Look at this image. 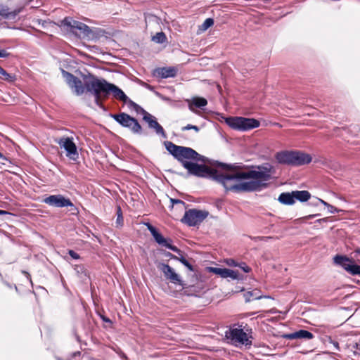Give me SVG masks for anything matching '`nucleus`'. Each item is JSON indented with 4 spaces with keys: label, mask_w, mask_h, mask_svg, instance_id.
Wrapping results in <instances>:
<instances>
[{
    "label": "nucleus",
    "mask_w": 360,
    "mask_h": 360,
    "mask_svg": "<svg viewBox=\"0 0 360 360\" xmlns=\"http://www.w3.org/2000/svg\"><path fill=\"white\" fill-rule=\"evenodd\" d=\"M0 78L7 82H13L15 80V76L8 73L3 68L0 66Z\"/></svg>",
    "instance_id": "a878e982"
},
{
    "label": "nucleus",
    "mask_w": 360,
    "mask_h": 360,
    "mask_svg": "<svg viewBox=\"0 0 360 360\" xmlns=\"http://www.w3.org/2000/svg\"><path fill=\"white\" fill-rule=\"evenodd\" d=\"M334 263L342 266L352 275H360V266L354 264L352 259L344 255H336L333 258Z\"/></svg>",
    "instance_id": "9d476101"
},
{
    "label": "nucleus",
    "mask_w": 360,
    "mask_h": 360,
    "mask_svg": "<svg viewBox=\"0 0 360 360\" xmlns=\"http://www.w3.org/2000/svg\"><path fill=\"white\" fill-rule=\"evenodd\" d=\"M311 161V157L302 151L293 150L292 165L300 166L309 164Z\"/></svg>",
    "instance_id": "dca6fc26"
},
{
    "label": "nucleus",
    "mask_w": 360,
    "mask_h": 360,
    "mask_svg": "<svg viewBox=\"0 0 360 360\" xmlns=\"http://www.w3.org/2000/svg\"><path fill=\"white\" fill-rule=\"evenodd\" d=\"M276 161L280 164L290 165L292 164L293 150H283L278 152L275 155Z\"/></svg>",
    "instance_id": "f3484780"
},
{
    "label": "nucleus",
    "mask_w": 360,
    "mask_h": 360,
    "mask_svg": "<svg viewBox=\"0 0 360 360\" xmlns=\"http://www.w3.org/2000/svg\"><path fill=\"white\" fill-rule=\"evenodd\" d=\"M0 15L6 18H10L11 16L14 17L15 13L9 12L7 7L1 6L0 7Z\"/></svg>",
    "instance_id": "cd10ccee"
},
{
    "label": "nucleus",
    "mask_w": 360,
    "mask_h": 360,
    "mask_svg": "<svg viewBox=\"0 0 360 360\" xmlns=\"http://www.w3.org/2000/svg\"><path fill=\"white\" fill-rule=\"evenodd\" d=\"M117 223L122 225L123 224V217H122V214L120 207L117 208Z\"/></svg>",
    "instance_id": "2f4dec72"
},
{
    "label": "nucleus",
    "mask_w": 360,
    "mask_h": 360,
    "mask_svg": "<svg viewBox=\"0 0 360 360\" xmlns=\"http://www.w3.org/2000/svg\"><path fill=\"white\" fill-rule=\"evenodd\" d=\"M122 358L124 360H128V358H127V356L125 354H122Z\"/></svg>",
    "instance_id": "a19ab883"
},
{
    "label": "nucleus",
    "mask_w": 360,
    "mask_h": 360,
    "mask_svg": "<svg viewBox=\"0 0 360 360\" xmlns=\"http://www.w3.org/2000/svg\"><path fill=\"white\" fill-rule=\"evenodd\" d=\"M46 204L56 207H75L69 198L62 195H52L44 200Z\"/></svg>",
    "instance_id": "f8f14e48"
},
{
    "label": "nucleus",
    "mask_w": 360,
    "mask_h": 360,
    "mask_svg": "<svg viewBox=\"0 0 360 360\" xmlns=\"http://www.w3.org/2000/svg\"><path fill=\"white\" fill-rule=\"evenodd\" d=\"M158 269L163 273L166 279L175 285H179L184 288V283L181 276L170 266L161 263L158 265Z\"/></svg>",
    "instance_id": "9b49d317"
},
{
    "label": "nucleus",
    "mask_w": 360,
    "mask_h": 360,
    "mask_svg": "<svg viewBox=\"0 0 360 360\" xmlns=\"http://www.w3.org/2000/svg\"><path fill=\"white\" fill-rule=\"evenodd\" d=\"M62 75L70 88L76 95L79 96L85 92L86 90V80L84 84L79 78L64 70H62Z\"/></svg>",
    "instance_id": "6e6552de"
},
{
    "label": "nucleus",
    "mask_w": 360,
    "mask_h": 360,
    "mask_svg": "<svg viewBox=\"0 0 360 360\" xmlns=\"http://www.w3.org/2000/svg\"><path fill=\"white\" fill-rule=\"evenodd\" d=\"M110 89V93H112L113 96L120 101H123L124 103H127L129 100L127 95L124 93V91L117 87L116 85L112 84Z\"/></svg>",
    "instance_id": "aec40b11"
},
{
    "label": "nucleus",
    "mask_w": 360,
    "mask_h": 360,
    "mask_svg": "<svg viewBox=\"0 0 360 360\" xmlns=\"http://www.w3.org/2000/svg\"><path fill=\"white\" fill-rule=\"evenodd\" d=\"M111 117L124 127L129 128L134 133H140L141 127L138 121L128 114L122 112L111 115Z\"/></svg>",
    "instance_id": "423d86ee"
},
{
    "label": "nucleus",
    "mask_w": 360,
    "mask_h": 360,
    "mask_svg": "<svg viewBox=\"0 0 360 360\" xmlns=\"http://www.w3.org/2000/svg\"><path fill=\"white\" fill-rule=\"evenodd\" d=\"M293 193L295 200H297L300 202H306L311 198V194L307 191H295Z\"/></svg>",
    "instance_id": "5701e85b"
},
{
    "label": "nucleus",
    "mask_w": 360,
    "mask_h": 360,
    "mask_svg": "<svg viewBox=\"0 0 360 360\" xmlns=\"http://www.w3.org/2000/svg\"><path fill=\"white\" fill-rule=\"evenodd\" d=\"M147 227H148V229L149 230V231L150 232V233L152 234V236H153L155 240L159 245L165 246V247L169 248V250H171L175 252H177V253L181 252L180 250L177 247L170 244L167 241V240L165 239L160 233H158V231L156 230V229L154 226H153L151 224H147Z\"/></svg>",
    "instance_id": "ddd939ff"
},
{
    "label": "nucleus",
    "mask_w": 360,
    "mask_h": 360,
    "mask_svg": "<svg viewBox=\"0 0 360 360\" xmlns=\"http://www.w3.org/2000/svg\"><path fill=\"white\" fill-rule=\"evenodd\" d=\"M167 38L162 32H158L155 36L153 37V41L156 43H164L166 41Z\"/></svg>",
    "instance_id": "bb28decb"
},
{
    "label": "nucleus",
    "mask_w": 360,
    "mask_h": 360,
    "mask_svg": "<svg viewBox=\"0 0 360 360\" xmlns=\"http://www.w3.org/2000/svg\"><path fill=\"white\" fill-rule=\"evenodd\" d=\"M209 271L214 274L220 276L221 278H231L233 280H238L240 278L237 271L231 270L226 268L210 267Z\"/></svg>",
    "instance_id": "2eb2a0df"
},
{
    "label": "nucleus",
    "mask_w": 360,
    "mask_h": 360,
    "mask_svg": "<svg viewBox=\"0 0 360 360\" xmlns=\"http://www.w3.org/2000/svg\"><path fill=\"white\" fill-rule=\"evenodd\" d=\"M68 254L70 255V256L72 258H73L75 259H78L79 258V255L77 252H75L74 250H69Z\"/></svg>",
    "instance_id": "f704fd0d"
},
{
    "label": "nucleus",
    "mask_w": 360,
    "mask_h": 360,
    "mask_svg": "<svg viewBox=\"0 0 360 360\" xmlns=\"http://www.w3.org/2000/svg\"><path fill=\"white\" fill-rule=\"evenodd\" d=\"M9 56V53H8L4 49H0V58H7Z\"/></svg>",
    "instance_id": "e433bc0d"
},
{
    "label": "nucleus",
    "mask_w": 360,
    "mask_h": 360,
    "mask_svg": "<svg viewBox=\"0 0 360 360\" xmlns=\"http://www.w3.org/2000/svg\"><path fill=\"white\" fill-rule=\"evenodd\" d=\"M0 158L7 160V158L1 153H0Z\"/></svg>",
    "instance_id": "ea45409f"
},
{
    "label": "nucleus",
    "mask_w": 360,
    "mask_h": 360,
    "mask_svg": "<svg viewBox=\"0 0 360 360\" xmlns=\"http://www.w3.org/2000/svg\"><path fill=\"white\" fill-rule=\"evenodd\" d=\"M226 264L229 266H238V263L236 262L233 259H228L227 262H226Z\"/></svg>",
    "instance_id": "4c0bfd02"
},
{
    "label": "nucleus",
    "mask_w": 360,
    "mask_h": 360,
    "mask_svg": "<svg viewBox=\"0 0 360 360\" xmlns=\"http://www.w3.org/2000/svg\"><path fill=\"white\" fill-rule=\"evenodd\" d=\"M209 215V212L198 209H189L184 213L181 221L189 226L201 224Z\"/></svg>",
    "instance_id": "7ed1b4c3"
},
{
    "label": "nucleus",
    "mask_w": 360,
    "mask_h": 360,
    "mask_svg": "<svg viewBox=\"0 0 360 360\" xmlns=\"http://www.w3.org/2000/svg\"><path fill=\"white\" fill-rule=\"evenodd\" d=\"M103 320L104 321H105V322H110V319H108V318H105V317H103Z\"/></svg>",
    "instance_id": "79ce46f5"
},
{
    "label": "nucleus",
    "mask_w": 360,
    "mask_h": 360,
    "mask_svg": "<svg viewBox=\"0 0 360 360\" xmlns=\"http://www.w3.org/2000/svg\"><path fill=\"white\" fill-rule=\"evenodd\" d=\"M278 200L281 203L288 205H293L295 202L293 191L291 193H282Z\"/></svg>",
    "instance_id": "4be33fe9"
},
{
    "label": "nucleus",
    "mask_w": 360,
    "mask_h": 360,
    "mask_svg": "<svg viewBox=\"0 0 360 360\" xmlns=\"http://www.w3.org/2000/svg\"><path fill=\"white\" fill-rule=\"evenodd\" d=\"M173 258L175 259H178L185 266H186L189 270H193L192 265L184 257H181L180 258L177 257L176 256H173Z\"/></svg>",
    "instance_id": "c756f323"
},
{
    "label": "nucleus",
    "mask_w": 360,
    "mask_h": 360,
    "mask_svg": "<svg viewBox=\"0 0 360 360\" xmlns=\"http://www.w3.org/2000/svg\"><path fill=\"white\" fill-rule=\"evenodd\" d=\"M352 347L355 349L354 351V353L355 354L360 355V340H358V342H356L353 345Z\"/></svg>",
    "instance_id": "473e14b6"
},
{
    "label": "nucleus",
    "mask_w": 360,
    "mask_h": 360,
    "mask_svg": "<svg viewBox=\"0 0 360 360\" xmlns=\"http://www.w3.org/2000/svg\"><path fill=\"white\" fill-rule=\"evenodd\" d=\"M319 201L323 204L324 206H326V207H328V212L331 214H334V213H336L338 212V210L337 208H335V207H333V205L328 204V202H326V201L321 200V199H319Z\"/></svg>",
    "instance_id": "c85d7f7f"
},
{
    "label": "nucleus",
    "mask_w": 360,
    "mask_h": 360,
    "mask_svg": "<svg viewBox=\"0 0 360 360\" xmlns=\"http://www.w3.org/2000/svg\"><path fill=\"white\" fill-rule=\"evenodd\" d=\"M154 75L161 78L174 77L176 75V70L173 67L160 68L155 70Z\"/></svg>",
    "instance_id": "6ab92c4d"
},
{
    "label": "nucleus",
    "mask_w": 360,
    "mask_h": 360,
    "mask_svg": "<svg viewBox=\"0 0 360 360\" xmlns=\"http://www.w3.org/2000/svg\"><path fill=\"white\" fill-rule=\"evenodd\" d=\"M170 200H171L172 205H174V204H180V205H182L183 206L185 205V202L181 200L171 198Z\"/></svg>",
    "instance_id": "c9c22d12"
},
{
    "label": "nucleus",
    "mask_w": 360,
    "mask_h": 360,
    "mask_svg": "<svg viewBox=\"0 0 360 360\" xmlns=\"http://www.w3.org/2000/svg\"><path fill=\"white\" fill-rule=\"evenodd\" d=\"M238 266H239L240 268H241V269H242L244 272H245V273H248V272H250V270H251V269H250L248 266H247L245 263H242V264H238Z\"/></svg>",
    "instance_id": "72a5a7b5"
},
{
    "label": "nucleus",
    "mask_w": 360,
    "mask_h": 360,
    "mask_svg": "<svg viewBox=\"0 0 360 360\" xmlns=\"http://www.w3.org/2000/svg\"><path fill=\"white\" fill-rule=\"evenodd\" d=\"M130 102L134 105V107L136 108V111H139V109H142L141 107H139L138 105H136V103H133L131 101H130ZM141 111V110H140Z\"/></svg>",
    "instance_id": "58836bf2"
},
{
    "label": "nucleus",
    "mask_w": 360,
    "mask_h": 360,
    "mask_svg": "<svg viewBox=\"0 0 360 360\" xmlns=\"http://www.w3.org/2000/svg\"><path fill=\"white\" fill-rule=\"evenodd\" d=\"M182 131H186V130H190V129H193L195 130L196 132H198L199 131V127L198 126H195V125H192V124H187L186 126L182 127Z\"/></svg>",
    "instance_id": "7c9ffc66"
},
{
    "label": "nucleus",
    "mask_w": 360,
    "mask_h": 360,
    "mask_svg": "<svg viewBox=\"0 0 360 360\" xmlns=\"http://www.w3.org/2000/svg\"><path fill=\"white\" fill-rule=\"evenodd\" d=\"M244 297L247 302H250L253 300H259L262 297V296L259 295V292L256 290L246 292L244 294Z\"/></svg>",
    "instance_id": "b1692460"
},
{
    "label": "nucleus",
    "mask_w": 360,
    "mask_h": 360,
    "mask_svg": "<svg viewBox=\"0 0 360 360\" xmlns=\"http://www.w3.org/2000/svg\"><path fill=\"white\" fill-rule=\"evenodd\" d=\"M207 104V101L204 98H193L189 103V109L193 112L197 113V111L195 110V108H202L205 107Z\"/></svg>",
    "instance_id": "412c9836"
},
{
    "label": "nucleus",
    "mask_w": 360,
    "mask_h": 360,
    "mask_svg": "<svg viewBox=\"0 0 360 360\" xmlns=\"http://www.w3.org/2000/svg\"><path fill=\"white\" fill-rule=\"evenodd\" d=\"M168 152L181 162L189 174L199 177L212 179L220 183L226 191L249 192L260 190L269 181L274 167L269 164L258 166V170L244 172L238 167L215 162L214 163L198 154L193 149L176 146L171 141H165Z\"/></svg>",
    "instance_id": "f257e3e1"
},
{
    "label": "nucleus",
    "mask_w": 360,
    "mask_h": 360,
    "mask_svg": "<svg viewBox=\"0 0 360 360\" xmlns=\"http://www.w3.org/2000/svg\"><path fill=\"white\" fill-rule=\"evenodd\" d=\"M5 213H6L5 211L0 210V214H5Z\"/></svg>",
    "instance_id": "37998d69"
},
{
    "label": "nucleus",
    "mask_w": 360,
    "mask_h": 360,
    "mask_svg": "<svg viewBox=\"0 0 360 360\" xmlns=\"http://www.w3.org/2000/svg\"><path fill=\"white\" fill-rule=\"evenodd\" d=\"M141 110V113L143 114V120L148 123V127L153 129L158 134L162 135L164 138L166 137V134L162 128V127L157 122L155 117L146 112L143 109Z\"/></svg>",
    "instance_id": "4468645a"
},
{
    "label": "nucleus",
    "mask_w": 360,
    "mask_h": 360,
    "mask_svg": "<svg viewBox=\"0 0 360 360\" xmlns=\"http://www.w3.org/2000/svg\"><path fill=\"white\" fill-rule=\"evenodd\" d=\"M55 141L61 148H63L66 151V156L69 159L75 161L79 158L77 146L73 142L72 138L61 137L58 139H56Z\"/></svg>",
    "instance_id": "1a4fd4ad"
},
{
    "label": "nucleus",
    "mask_w": 360,
    "mask_h": 360,
    "mask_svg": "<svg viewBox=\"0 0 360 360\" xmlns=\"http://www.w3.org/2000/svg\"><path fill=\"white\" fill-rule=\"evenodd\" d=\"M284 338L288 340H294V339H305V340H311L314 338V335L307 330H300L296 332L286 334L284 335Z\"/></svg>",
    "instance_id": "a211bd4d"
},
{
    "label": "nucleus",
    "mask_w": 360,
    "mask_h": 360,
    "mask_svg": "<svg viewBox=\"0 0 360 360\" xmlns=\"http://www.w3.org/2000/svg\"><path fill=\"white\" fill-rule=\"evenodd\" d=\"M225 336L235 345L247 346L252 344L248 335L242 328H230L226 331Z\"/></svg>",
    "instance_id": "0eeeda50"
},
{
    "label": "nucleus",
    "mask_w": 360,
    "mask_h": 360,
    "mask_svg": "<svg viewBox=\"0 0 360 360\" xmlns=\"http://www.w3.org/2000/svg\"><path fill=\"white\" fill-rule=\"evenodd\" d=\"M226 122L231 128L241 131L252 129L259 126V122L257 120L242 117L229 118Z\"/></svg>",
    "instance_id": "20e7f679"
},
{
    "label": "nucleus",
    "mask_w": 360,
    "mask_h": 360,
    "mask_svg": "<svg viewBox=\"0 0 360 360\" xmlns=\"http://www.w3.org/2000/svg\"><path fill=\"white\" fill-rule=\"evenodd\" d=\"M62 24L79 37H89L90 34H91V30L86 24L70 18H65L62 21Z\"/></svg>",
    "instance_id": "39448f33"
},
{
    "label": "nucleus",
    "mask_w": 360,
    "mask_h": 360,
    "mask_svg": "<svg viewBox=\"0 0 360 360\" xmlns=\"http://www.w3.org/2000/svg\"><path fill=\"white\" fill-rule=\"evenodd\" d=\"M214 25V20L212 18H207L204 22L199 26L198 30L197 32L198 34H201L202 32L206 31L208 28L212 27Z\"/></svg>",
    "instance_id": "393cba45"
},
{
    "label": "nucleus",
    "mask_w": 360,
    "mask_h": 360,
    "mask_svg": "<svg viewBox=\"0 0 360 360\" xmlns=\"http://www.w3.org/2000/svg\"><path fill=\"white\" fill-rule=\"evenodd\" d=\"M359 340H360V338H359Z\"/></svg>",
    "instance_id": "c03bdc74"
},
{
    "label": "nucleus",
    "mask_w": 360,
    "mask_h": 360,
    "mask_svg": "<svg viewBox=\"0 0 360 360\" xmlns=\"http://www.w3.org/2000/svg\"><path fill=\"white\" fill-rule=\"evenodd\" d=\"M112 84L104 79L89 76L86 79V91L94 95L96 104L103 108L102 100L108 97Z\"/></svg>",
    "instance_id": "f03ea898"
}]
</instances>
